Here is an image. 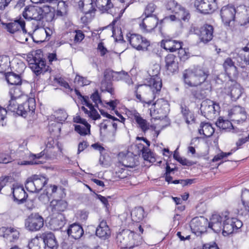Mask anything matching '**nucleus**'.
Instances as JSON below:
<instances>
[{
    "instance_id": "nucleus-1",
    "label": "nucleus",
    "mask_w": 249,
    "mask_h": 249,
    "mask_svg": "<svg viewBox=\"0 0 249 249\" xmlns=\"http://www.w3.org/2000/svg\"><path fill=\"white\" fill-rule=\"evenodd\" d=\"M208 75L207 71L196 67L185 70L183 77L185 84L190 87H197L205 82Z\"/></svg>"
},
{
    "instance_id": "nucleus-2",
    "label": "nucleus",
    "mask_w": 249,
    "mask_h": 249,
    "mask_svg": "<svg viewBox=\"0 0 249 249\" xmlns=\"http://www.w3.org/2000/svg\"><path fill=\"white\" fill-rule=\"evenodd\" d=\"M142 240L140 235L128 230L122 231L116 236L117 244L122 249H132L138 246Z\"/></svg>"
},
{
    "instance_id": "nucleus-3",
    "label": "nucleus",
    "mask_w": 249,
    "mask_h": 249,
    "mask_svg": "<svg viewBox=\"0 0 249 249\" xmlns=\"http://www.w3.org/2000/svg\"><path fill=\"white\" fill-rule=\"evenodd\" d=\"M67 203L64 200L54 199L51 202L50 209L53 213L58 214L56 218H53L51 221V224L54 225V230H58L65 224V217L61 213L67 209Z\"/></svg>"
},
{
    "instance_id": "nucleus-4",
    "label": "nucleus",
    "mask_w": 249,
    "mask_h": 249,
    "mask_svg": "<svg viewBox=\"0 0 249 249\" xmlns=\"http://www.w3.org/2000/svg\"><path fill=\"white\" fill-rule=\"evenodd\" d=\"M160 68L158 65H153L149 70L148 72L150 78L148 81V84L139 85V88L144 90H148L150 94H153L156 90V92L160 91L162 83L160 78L159 76Z\"/></svg>"
},
{
    "instance_id": "nucleus-5",
    "label": "nucleus",
    "mask_w": 249,
    "mask_h": 249,
    "mask_svg": "<svg viewBox=\"0 0 249 249\" xmlns=\"http://www.w3.org/2000/svg\"><path fill=\"white\" fill-rule=\"evenodd\" d=\"M44 226V219L38 213H32L25 220V227L29 231H39Z\"/></svg>"
},
{
    "instance_id": "nucleus-6",
    "label": "nucleus",
    "mask_w": 249,
    "mask_h": 249,
    "mask_svg": "<svg viewBox=\"0 0 249 249\" xmlns=\"http://www.w3.org/2000/svg\"><path fill=\"white\" fill-rule=\"evenodd\" d=\"M242 226L243 223L241 221L236 218H230L227 215H225L223 223V235L226 236L233 232H236Z\"/></svg>"
},
{
    "instance_id": "nucleus-7",
    "label": "nucleus",
    "mask_w": 249,
    "mask_h": 249,
    "mask_svg": "<svg viewBox=\"0 0 249 249\" xmlns=\"http://www.w3.org/2000/svg\"><path fill=\"white\" fill-rule=\"evenodd\" d=\"M126 37L130 45L138 50L146 51L150 46V41L140 35L129 33Z\"/></svg>"
},
{
    "instance_id": "nucleus-8",
    "label": "nucleus",
    "mask_w": 249,
    "mask_h": 249,
    "mask_svg": "<svg viewBox=\"0 0 249 249\" xmlns=\"http://www.w3.org/2000/svg\"><path fill=\"white\" fill-rule=\"evenodd\" d=\"M151 116H155L157 114H161L160 116H155L159 119L165 117L169 111V105L168 102L163 99H160L152 104L149 109Z\"/></svg>"
},
{
    "instance_id": "nucleus-9",
    "label": "nucleus",
    "mask_w": 249,
    "mask_h": 249,
    "mask_svg": "<svg viewBox=\"0 0 249 249\" xmlns=\"http://www.w3.org/2000/svg\"><path fill=\"white\" fill-rule=\"evenodd\" d=\"M220 106L218 103L207 99L202 101L200 110L202 114L208 119H212L216 112L220 110Z\"/></svg>"
},
{
    "instance_id": "nucleus-10",
    "label": "nucleus",
    "mask_w": 249,
    "mask_h": 249,
    "mask_svg": "<svg viewBox=\"0 0 249 249\" xmlns=\"http://www.w3.org/2000/svg\"><path fill=\"white\" fill-rule=\"evenodd\" d=\"M237 13L234 6L231 4L223 6L220 11V16L224 25L230 26L231 23L235 21Z\"/></svg>"
},
{
    "instance_id": "nucleus-11",
    "label": "nucleus",
    "mask_w": 249,
    "mask_h": 249,
    "mask_svg": "<svg viewBox=\"0 0 249 249\" xmlns=\"http://www.w3.org/2000/svg\"><path fill=\"white\" fill-rule=\"evenodd\" d=\"M194 6L201 13H213L217 8L215 0H194Z\"/></svg>"
},
{
    "instance_id": "nucleus-12",
    "label": "nucleus",
    "mask_w": 249,
    "mask_h": 249,
    "mask_svg": "<svg viewBox=\"0 0 249 249\" xmlns=\"http://www.w3.org/2000/svg\"><path fill=\"white\" fill-rule=\"evenodd\" d=\"M233 60L236 61V64L241 68L249 65V48L245 47L242 49H236L231 53Z\"/></svg>"
},
{
    "instance_id": "nucleus-13",
    "label": "nucleus",
    "mask_w": 249,
    "mask_h": 249,
    "mask_svg": "<svg viewBox=\"0 0 249 249\" xmlns=\"http://www.w3.org/2000/svg\"><path fill=\"white\" fill-rule=\"evenodd\" d=\"M23 103L18 105L17 114L25 118L28 115H32L36 108V101L33 98H28L24 100Z\"/></svg>"
},
{
    "instance_id": "nucleus-14",
    "label": "nucleus",
    "mask_w": 249,
    "mask_h": 249,
    "mask_svg": "<svg viewBox=\"0 0 249 249\" xmlns=\"http://www.w3.org/2000/svg\"><path fill=\"white\" fill-rule=\"evenodd\" d=\"M75 92L78 96L82 98V104L87 107L86 108L84 106L81 107V109L85 113L93 120H96L99 119L100 118V115L94 108V106L89 102L86 97L83 96L80 92L77 89L75 90Z\"/></svg>"
},
{
    "instance_id": "nucleus-15",
    "label": "nucleus",
    "mask_w": 249,
    "mask_h": 249,
    "mask_svg": "<svg viewBox=\"0 0 249 249\" xmlns=\"http://www.w3.org/2000/svg\"><path fill=\"white\" fill-rule=\"evenodd\" d=\"M2 24L7 31L11 34L22 32L23 34L25 35L27 33L24 19L22 18L15 20L14 22Z\"/></svg>"
},
{
    "instance_id": "nucleus-16",
    "label": "nucleus",
    "mask_w": 249,
    "mask_h": 249,
    "mask_svg": "<svg viewBox=\"0 0 249 249\" xmlns=\"http://www.w3.org/2000/svg\"><path fill=\"white\" fill-rule=\"evenodd\" d=\"M167 9L173 10L177 15V18L178 20L188 21L190 18L189 12L174 0L168 1L167 4Z\"/></svg>"
},
{
    "instance_id": "nucleus-17",
    "label": "nucleus",
    "mask_w": 249,
    "mask_h": 249,
    "mask_svg": "<svg viewBox=\"0 0 249 249\" xmlns=\"http://www.w3.org/2000/svg\"><path fill=\"white\" fill-rule=\"evenodd\" d=\"M208 224V220L204 217H196L191 220L190 227L192 231L195 233H201L206 231Z\"/></svg>"
},
{
    "instance_id": "nucleus-18",
    "label": "nucleus",
    "mask_w": 249,
    "mask_h": 249,
    "mask_svg": "<svg viewBox=\"0 0 249 249\" xmlns=\"http://www.w3.org/2000/svg\"><path fill=\"white\" fill-rule=\"evenodd\" d=\"M158 19L155 15L147 16L140 23V28L143 33H151L157 27Z\"/></svg>"
},
{
    "instance_id": "nucleus-19",
    "label": "nucleus",
    "mask_w": 249,
    "mask_h": 249,
    "mask_svg": "<svg viewBox=\"0 0 249 249\" xmlns=\"http://www.w3.org/2000/svg\"><path fill=\"white\" fill-rule=\"evenodd\" d=\"M132 115L138 125V127L140 128L143 132L145 133L146 131L151 128L154 131L156 137L158 136L159 132L156 130V127L154 125H150L149 123L147 120L142 117L140 113L134 110L132 112Z\"/></svg>"
},
{
    "instance_id": "nucleus-20",
    "label": "nucleus",
    "mask_w": 249,
    "mask_h": 249,
    "mask_svg": "<svg viewBox=\"0 0 249 249\" xmlns=\"http://www.w3.org/2000/svg\"><path fill=\"white\" fill-rule=\"evenodd\" d=\"M18 68H16V71L18 74L14 72H8L6 75V79L7 82L11 85H18L21 84V79L20 74L25 69V64L20 62L18 63Z\"/></svg>"
},
{
    "instance_id": "nucleus-21",
    "label": "nucleus",
    "mask_w": 249,
    "mask_h": 249,
    "mask_svg": "<svg viewBox=\"0 0 249 249\" xmlns=\"http://www.w3.org/2000/svg\"><path fill=\"white\" fill-rule=\"evenodd\" d=\"M42 11L40 7L35 6H29L24 9L22 15L28 20H40L42 19Z\"/></svg>"
},
{
    "instance_id": "nucleus-22",
    "label": "nucleus",
    "mask_w": 249,
    "mask_h": 249,
    "mask_svg": "<svg viewBox=\"0 0 249 249\" xmlns=\"http://www.w3.org/2000/svg\"><path fill=\"white\" fill-rule=\"evenodd\" d=\"M229 115L234 123L238 124L240 123L244 122L247 118L245 109L240 106H235L232 107L229 112Z\"/></svg>"
},
{
    "instance_id": "nucleus-23",
    "label": "nucleus",
    "mask_w": 249,
    "mask_h": 249,
    "mask_svg": "<svg viewBox=\"0 0 249 249\" xmlns=\"http://www.w3.org/2000/svg\"><path fill=\"white\" fill-rule=\"evenodd\" d=\"M150 92L148 90H144L139 88V86H137V89L135 90L137 98L140 100V101L148 105L151 104L153 100L157 96V95L159 94L160 91L156 92L155 90L154 93L153 92V94H150Z\"/></svg>"
},
{
    "instance_id": "nucleus-24",
    "label": "nucleus",
    "mask_w": 249,
    "mask_h": 249,
    "mask_svg": "<svg viewBox=\"0 0 249 249\" xmlns=\"http://www.w3.org/2000/svg\"><path fill=\"white\" fill-rule=\"evenodd\" d=\"M226 214H213L212 215L208 227L212 229L215 232L218 233L222 231L223 224L224 222V216Z\"/></svg>"
},
{
    "instance_id": "nucleus-25",
    "label": "nucleus",
    "mask_w": 249,
    "mask_h": 249,
    "mask_svg": "<svg viewBox=\"0 0 249 249\" xmlns=\"http://www.w3.org/2000/svg\"><path fill=\"white\" fill-rule=\"evenodd\" d=\"M213 30L212 26L205 24L200 28L199 33L196 32V34L198 35L201 42L207 43L213 38Z\"/></svg>"
},
{
    "instance_id": "nucleus-26",
    "label": "nucleus",
    "mask_w": 249,
    "mask_h": 249,
    "mask_svg": "<svg viewBox=\"0 0 249 249\" xmlns=\"http://www.w3.org/2000/svg\"><path fill=\"white\" fill-rule=\"evenodd\" d=\"M224 92L230 97L232 101H235L243 94V89L239 84L234 83L232 85L226 87L224 89Z\"/></svg>"
},
{
    "instance_id": "nucleus-27",
    "label": "nucleus",
    "mask_w": 249,
    "mask_h": 249,
    "mask_svg": "<svg viewBox=\"0 0 249 249\" xmlns=\"http://www.w3.org/2000/svg\"><path fill=\"white\" fill-rule=\"evenodd\" d=\"M226 58L223 64L224 69L226 74L230 78H233L236 77L238 75L237 68L235 65L236 61L233 60L231 57Z\"/></svg>"
},
{
    "instance_id": "nucleus-28",
    "label": "nucleus",
    "mask_w": 249,
    "mask_h": 249,
    "mask_svg": "<svg viewBox=\"0 0 249 249\" xmlns=\"http://www.w3.org/2000/svg\"><path fill=\"white\" fill-rule=\"evenodd\" d=\"M182 46V42L172 39H163L160 43L161 47L171 52L178 50Z\"/></svg>"
},
{
    "instance_id": "nucleus-29",
    "label": "nucleus",
    "mask_w": 249,
    "mask_h": 249,
    "mask_svg": "<svg viewBox=\"0 0 249 249\" xmlns=\"http://www.w3.org/2000/svg\"><path fill=\"white\" fill-rule=\"evenodd\" d=\"M110 234L111 231L107 222L102 220L100 222L99 225L96 228V236L101 239L105 240L109 238Z\"/></svg>"
},
{
    "instance_id": "nucleus-30",
    "label": "nucleus",
    "mask_w": 249,
    "mask_h": 249,
    "mask_svg": "<svg viewBox=\"0 0 249 249\" xmlns=\"http://www.w3.org/2000/svg\"><path fill=\"white\" fill-rule=\"evenodd\" d=\"M216 125L219 128L225 130L227 131H232L234 133H238L240 130H242L241 127L233 126L232 123L228 121L223 119L220 117L216 123Z\"/></svg>"
},
{
    "instance_id": "nucleus-31",
    "label": "nucleus",
    "mask_w": 249,
    "mask_h": 249,
    "mask_svg": "<svg viewBox=\"0 0 249 249\" xmlns=\"http://www.w3.org/2000/svg\"><path fill=\"white\" fill-rule=\"evenodd\" d=\"M34 62L33 63L31 64V68L36 75H39L47 71L45 61L43 59L37 58L35 57Z\"/></svg>"
},
{
    "instance_id": "nucleus-32",
    "label": "nucleus",
    "mask_w": 249,
    "mask_h": 249,
    "mask_svg": "<svg viewBox=\"0 0 249 249\" xmlns=\"http://www.w3.org/2000/svg\"><path fill=\"white\" fill-rule=\"evenodd\" d=\"M42 240L44 244L51 249H57L58 244L53 233L46 232L42 234Z\"/></svg>"
},
{
    "instance_id": "nucleus-33",
    "label": "nucleus",
    "mask_w": 249,
    "mask_h": 249,
    "mask_svg": "<svg viewBox=\"0 0 249 249\" xmlns=\"http://www.w3.org/2000/svg\"><path fill=\"white\" fill-rule=\"evenodd\" d=\"M239 131H240L237 133H239V138L235 143L236 148L231 150L232 153L234 152L238 149L242 148L244 144L248 142H249V130H244L242 128V130H240Z\"/></svg>"
},
{
    "instance_id": "nucleus-34",
    "label": "nucleus",
    "mask_w": 249,
    "mask_h": 249,
    "mask_svg": "<svg viewBox=\"0 0 249 249\" xmlns=\"http://www.w3.org/2000/svg\"><path fill=\"white\" fill-rule=\"evenodd\" d=\"M78 6L85 14H91L96 10L93 0H80Z\"/></svg>"
},
{
    "instance_id": "nucleus-35",
    "label": "nucleus",
    "mask_w": 249,
    "mask_h": 249,
    "mask_svg": "<svg viewBox=\"0 0 249 249\" xmlns=\"http://www.w3.org/2000/svg\"><path fill=\"white\" fill-rule=\"evenodd\" d=\"M67 233L69 236L75 239H78L83 235L84 231L81 226L74 223L70 225L67 230Z\"/></svg>"
},
{
    "instance_id": "nucleus-36",
    "label": "nucleus",
    "mask_w": 249,
    "mask_h": 249,
    "mask_svg": "<svg viewBox=\"0 0 249 249\" xmlns=\"http://www.w3.org/2000/svg\"><path fill=\"white\" fill-rule=\"evenodd\" d=\"M13 195L15 200L22 203L27 196L24 188L22 186L14 184L13 187Z\"/></svg>"
},
{
    "instance_id": "nucleus-37",
    "label": "nucleus",
    "mask_w": 249,
    "mask_h": 249,
    "mask_svg": "<svg viewBox=\"0 0 249 249\" xmlns=\"http://www.w3.org/2000/svg\"><path fill=\"white\" fill-rule=\"evenodd\" d=\"M176 59V56L173 54H169L165 57V67L171 72H174L178 69V63Z\"/></svg>"
},
{
    "instance_id": "nucleus-38",
    "label": "nucleus",
    "mask_w": 249,
    "mask_h": 249,
    "mask_svg": "<svg viewBox=\"0 0 249 249\" xmlns=\"http://www.w3.org/2000/svg\"><path fill=\"white\" fill-rule=\"evenodd\" d=\"M119 162L117 165L124 167H132L133 166V159L124 152H120L118 155Z\"/></svg>"
},
{
    "instance_id": "nucleus-39",
    "label": "nucleus",
    "mask_w": 249,
    "mask_h": 249,
    "mask_svg": "<svg viewBox=\"0 0 249 249\" xmlns=\"http://www.w3.org/2000/svg\"><path fill=\"white\" fill-rule=\"evenodd\" d=\"M136 140V147L138 149V154H142V152L147 150L150 145V142L149 141L142 137H137Z\"/></svg>"
},
{
    "instance_id": "nucleus-40",
    "label": "nucleus",
    "mask_w": 249,
    "mask_h": 249,
    "mask_svg": "<svg viewBox=\"0 0 249 249\" xmlns=\"http://www.w3.org/2000/svg\"><path fill=\"white\" fill-rule=\"evenodd\" d=\"M44 155V152L43 151L37 154H32L30 156V158L32 159V160L30 161H18V165H29V164H39L43 163V161L39 160Z\"/></svg>"
},
{
    "instance_id": "nucleus-41",
    "label": "nucleus",
    "mask_w": 249,
    "mask_h": 249,
    "mask_svg": "<svg viewBox=\"0 0 249 249\" xmlns=\"http://www.w3.org/2000/svg\"><path fill=\"white\" fill-rule=\"evenodd\" d=\"M95 4L103 13L108 12V11L113 7L111 0H96Z\"/></svg>"
},
{
    "instance_id": "nucleus-42",
    "label": "nucleus",
    "mask_w": 249,
    "mask_h": 249,
    "mask_svg": "<svg viewBox=\"0 0 249 249\" xmlns=\"http://www.w3.org/2000/svg\"><path fill=\"white\" fill-rule=\"evenodd\" d=\"M9 94L11 98L18 100V102H21L24 100H27L28 96L26 95L23 94L18 87H14L11 88L9 91Z\"/></svg>"
},
{
    "instance_id": "nucleus-43",
    "label": "nucleus",
    "mask_w": 249,
    "mask_h": 249,
    "mask_svg": "<svg viewBox=\"0 0 249 249\" xmlns=\"http://www.w3.org/2000/svg\"><path fill=\"white\" fill-rule=\"evenodd\" d=\"M244 11L242 13H237L235 21L241 26H245L249 23V9L244 7Z\"/></svg>"
},
{
    "instance_id": "nucleus-44",
    "label": "nucleus",
    "mask_w": 249,
    "mask_h": 249,
    "mask_svg": "<svg viewBox=\"0 0 249 249\" xmlns=\"http://www.w3.org/2000/svg\"><path fill=\"white\" fill-rule=\"evenodd\" d=\"M32 177L38 192L42 189L48 180L45 176L43 175H35Z\"/></svg>"
},
{
    "instance_id": "nucleus-45",
    "label": "nucleus",
    "mask_w": 249,
    "mask_h": 249,
    "mask_svg": "<svg viewBox=\"0 0 249 249\" xmlns=\"http://www.w3.org/2000/svg\"><path fill=\"white\" fill-rule=\"evenodd\" d=\"M198 131L200 134H202L206 137L211 136L214 133V129L208 123H201Z\"/></svg>"
},
{
    "instance_id": "nucleus-46",
    "label": "nucleus",
    "mask_w": 249,
    "mask_h": 249,
    "mask_svg": "<svg viewBox=\"0 0 249 249\" xmlns=\"http://www.w3.org/2000/svg\"><path fill=\"white\" fill-rule=\"evenodd\" d=\"M131 215L133 221L139 222L144 217V210L141 207L135 208L131 212Z\"/></svg>"
},
{
    "instance_id": "nucleus-47",
    "label": "nucleus",
    "mask_w": 249,
    "mask_h": 249,
    "mask_svg": "<svg viewBox=\"0 0 249 249\" xmlns=\"http://www.w3.org/2000/svg\"><path fill=\"white\" fill-rule=\"evenodd\" d=\"M181 113L185 120L186 123L189 124L194 122L195 121V117L193 112L186 106H181Z\"/></svg>"
},
{
    "instance_id": "nucleus-48",
    "label": "nucleus",
    "mask_w": 249,
    "mask_h": 249,
    "mask_svg": "<svg viewBox=\"0 0 249 249\" xmlns=\"http://www.w3.org/2000/svg\"><path fill=\"white\" fill-rule=\"evenodd\" d=\"M90 125L86 122L81 124L75 125V130L81 136L89 134Z\"/></svg>"
},
{
    "instance_id": "nucleus-49",
    "label": "nucleus",
    "mask_w": 249,
    "mask_h": 249,
    "mask_svg": "<svg viewBox=\"0 0 249 249\" xmlns=\"http://www.w3.org/2000/svg\"><path fill=\"white\" fill-rule=\"evenodd\" d=\"M116 72L118 74L115 75L114 80H123L128 85H130L132 83L131 79L130 78V76L128 74L127 72L124 71L120 72L116 71Z\"/></svg>"
},
{
    "instance_id": "nucleus-50",
    "label": "nucleus",
    "mask_w": 249,
    "mask_h": 249,
    "mask_svg": "<svg viewBox=\"0 0 249 249\" xmlns=\"http://www.w3.org/2000/svg\"><path fill=\"white\" fill-rule=\"evenodd\" d=\"M40 9L42 11V18L44 15H47L51 19L54 17L55 10L52 6L49 5H44L42 7H40Z\"/></svg>"
},
{
    "instance_id": "nucleus-51",
    "label": "nucleus",
    "mask_w": 249,
    "mask_h": 249,
    "mask_svg": "<svg viewBox=\"0 0 249 249\" xmlns=\"http://www.w3.org/2000/svg\"><path fill=\"white\" fill-rule=\"evenodd\" d=\"M10 66V60L9 56L2 55L0 56V73L6 70Z\"/></svg>"
},
{
    "instance_id": "nucleus-52",
    "label": "nucleus",
    "mask_w": 249,
    "mask_h": 249,
    "mask_svg": "<svg viewBox=\"0 0 249 249\" xmlns=\"http://www.w3.org/2000/svg\"><path fill=\"white\" fill-rule=\"evenodd\" d=\"M205 88L202 89L201 91H193L192 92L194 96L197 99H201L204 98L207 94V91H209L210 89V86L208 83H205Z\"/></svg>"
},
{
    "instance_id": "nucleus-53",
    "label": "nucleus",
    "mask_w": 249,
    "mask_h": 249,
    "mask_svg": "<svg viewBox=\"0 0 249 249\" xmlns=\"http://www.w3.org/2000/svg\"><path fill=\"white\" fill-rule=\"evenodd\" d=\"M41 245H42V238L40 239L36 237L31 240L29 243L28 247L29 249H41Z\"/></svg>"
},
{
    "instance_id": "nucleus-54",
    "label": "nucleus",
    "mask_w": 249,
    "mask_h": 249,
    "mask_svg": "<svg viewBox=\"0 0 249 249\" xmlns=\"http://www.w3.org/2000/svg\"><path fill=\"white\" fill-rule=\"evenodd\" d=\"M142 157L144 160L149 162V163H153L156 161V157L155 154L152 152L149 148L147 150L142 152Z\"/></svg>"
},
{
    "instance_id": "nucleus-55",
    "label": "nucleus",
    "mask_w": 249,
    "mask_h": 249,
    "mask_svg": "<svg viewBox=\"0 0 249 249\" xmlns=\"http://www.w3.org/2000/svg\"><path fill=\"white\" fill-rule=\"evenodd\" d=\"M20 102H18V100L14 99V98H11L7 107L8 110L17 113L18 107V105H20Z\"/></svg>"
},
{
    "instance_id": "nucleus-56",
    "label": "nucleus",
    "mask_w": 249,
    "mask_h": 249,
    "mask_svg": "<svg viewBox=\"0 0 249 249\" xmlns=\"http://www.w3.org/2000/svg\"><path fill=\"white\" fill-rule=\"evenodd\" d=\"M54 116L56 122L62 123L66 120L68 115L65 111L60 109L55 112Z\"/></svg>"
},
{
    "instance_id": "nucleus-57",
    "label": "nucleus",
    "mask_w": 249,
    "mask_h": 249,
    "mask_svg": "<svg viewBox=\"0 0 249 249\" xmlns=\"http://www.w3.org/2000/svg\"><path fill=\"white\" fill-rule=\"evenodd\" d=\"M25 187L27 191L31 193L38 192L36 187L34 181L32 177L28 178L25 183Z\"/></svg>"
},
{
    "instance_id": "nucleus-58",
    "label": "nucleus",
    "mask_w": 249,
    "mask_h": 249,
    "mask_svg": "<svg viewBox=\"0 0 249 249\" xmlns=\"http://www.w3.org/2000/svg\"><path fill=\"white\" fill-rule=\"evenodd\" d=\"M125 167L117 165L115 168V176L119 178H124L126 177L127 174L125 172Z\"/></svg>"
},
{
    "instance_id": "nucleus-59",
    "label": "nucleus",
    "mask_w": 249,
    "mask_h": 249,
    "mask_svg": "<svg viewBox=\"0 0 249 249\" xmlns=\"http://www.w3.org/2000/svg\"><path fill=\"white\" fill-rule=\"evenodd\" d=\"M101 89L102 91H106L113 94L114 93V89L112 88V84L110 82L107 81H102L101 83Z\"/></svg>"
},
{
    "instance_id": "nucleus-60",
    "label": "nucleus",
    "mask_w": 249,
    "mask_h": 249,
    "mask_svg": "<svg viewBox=\"0 0 249 249\" xmlns=\"http://www.w3.org/2000/svg\"><path fill=\"white\" fill-rule=\"evenodd\" d=\"M67 5L63 1H59L57 3V15L62 16L66 13Z\"/></svg>"
},
{
    "instance_id": "nucleus-61",
    "label": "nucleus",
    "mask_w": 249,
    "mask_h": 249,
    "mask_svg": "<svg viewBox=\"0 0 249 249\" xmlns=\"http://www.w3.org/2000/svg\"><path fill=\"white\" fill-rule=\"evenodd\" d=\"M74 82L80 86L88 85L90 83V81L87 78L79 76H76Z\"/></svg>"
},
{
    "instance_id": "nucleus-62",
    "label": "nucleus",
    "mask_w": 249,
    "mask_h": 249,
    "mask_svg": "<svg viewBox=\"0 0 249 249\" xmlns=\"http://www.w3.org/2000/svg\"><path fill=\"white\" fill-rule=\"evenodd\" d=\"M118 74L116 71H114L111 70L107 69L104 72V77L106 80L109 81L111 79L114 80L115 75Z\"/></svg>"
},
{
    "instance_id": "nucleus-63",
    "label": "nucleus",
    "mask_w": 249,
    "mask_h": 249,
    "mask_svg": "<svg viewBox=\"0 0 249 249\" xmlns=\"http://www.w3.org/2000/svg\"><path fill=\"white\" fill-rule=\"evenodd\" d=\"M156 9V5L153 3H149L144 11L145 15L147 16H152V13H153Z\"/></svg>"
},
{
    "instance_id": "nucleus-64",
    "label": "nucleus",
    "mask_w": 249,
    "mask_h": 249,
    "mask_svg": "<svg viewBox=\"0 0 249 249\" xmlns=\"http://www.w3.org/2000/svg\"><path fill=\"white\" fill-rule=\"evenodd\" d=\"M111 121L110 120H105L100 124V128L101 133L104 132L108 127H110Z\"/></svg>"
}]
</instances>
